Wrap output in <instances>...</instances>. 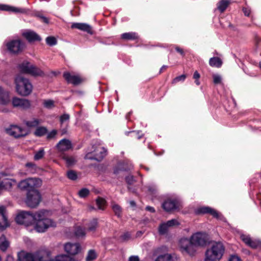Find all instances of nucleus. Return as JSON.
I'll use <instances>...</instances> for the list:
<instances>
[{
    "mask_svg": "<svg viewBox=\"0 0 261 261\" xmlns=\"http://www.w3.org/2000/svg\"><path fill=\"white\" fill-rule=\"evenodd\" d=\"M9 246V243L4 236L0 237V249L3 251L7 250Z\"/></svg>",
    "mask_w": 261,
    "mask_h": 261,
    "instance_id": "2f4dec72",
    "label": "nucleus"
},
{
    "mask_svg": "<svg viewBox=\"0 0 261 261\" xmlns=\"http://www.w3.org/2000/svg\"><path fill=\"white\" fill-rule=\"evenodd\" d=\"M96 253L95 251L94 250H90L88 251L87 257H86V260L87 261H92L93 259H95L96 258Z\"/></svg>",
    "mask_w": 261,
    "mask_h": 261,
    "instance_id": "ea45409f",
    "label": "nucleus"
},
{
    "mask_svg": "<svg viewBox=\"0 0 261 261\" xmlns=\"http://www.w3.org/2000/svg\"><path fill=\"white\" fill-rule=\"evenodd\" d=\"M6 133L15 138H20L27 136L29 134L28 130L16 125H11L6 129Z\"/></svg>",
    "mask_w": 261,
    "mask_h": 261,
    "instance_id": "9d476101",
    "label": "nucleus"
},
{
    "mask_svg": "<svg viewBox=\"0 0 261 261\" xmlns=\"http://www.w3.org/2000/svg\"><path fill=\"white\" fill-rule=\"evenodd\" d=\"M41 185V180L39 178H29L21 181L19 184L20 189L26 190L30 192L32 190H36V187H39Z\"/></svg>",
    "mask_w": 261,
    "mask_h": 261,
    "instance_id": "1a4fd4ad",
    "label": "nucleus"
},
{
    "mask_svg": "<svg viewBox=\"0 0 261 261\" xmlns=\"http://www.w3.org/2000/svg\"><path fill=\"white\" fill-rule=\"evenodd\" d=\"M60 156L65 161L66 165L68 167L74 165L76 162V160L73 156L68 155L65 153H62L60 155Z\"/></svg>",
    "mask_w": 261,
    "mask_h": 261,
    "instance_id": "5701e85b",
    "label": "nucleus"
},
{
    "mask_svg": "<svg viewBox=\"0 0 261 261\" xmlns=\"http://www.w3.org/2000/svg\"><path fill=\"white\" fill-rule=\"evenodd\" d=\"M186 77L187 75L185 74L176 76L173 80L172 83L173 84H175L179 82H184L186 80Z\"/></svg>",
    "mask_w": 261,
    "mask_h": 261,
    "instance_id": "37998d69",
    "label": "nucleus"
},
{
    "mask_svg": "<svg viewBox=\"0 0 261 261\" xmlns=\"http://www.w3.org/2000/svg\"><path fill=\"white\" fill-rule=\"evenodd\" d=\"M169 228V227L167 224L166 222L163 223L159 226V232L160 234H165L168 232Z\"/></svg>",
    "mask_w": 261,
    "mask_h": 261,
    "instance_id": "c9c22d12",
    "label": "nucleus"
},
{
    "mask_svg": "<svg viewBox=\"0 0 261 261\" xmlns=\"http://www.w3.org/2000/svg\"><path fill=\"white\" fill-rule=\"evenodd\" d=\"M57 148L59 151L64 152L71 149L72 144L69 140L64 139L57 144Z\"/></svg>",
    "mask_w": 261,
    "mask_h": 261,
    "instance_id": "6ab92c4d",
    "label": "nucleus"
},
{
    "mask_svg": "<svg viewBox=\"0 0 261 261\" xmlns=\"http://www.w3.org/2000/svg\"><path fill=\"white\" fill-rule=\"evenodd\" d=\"M213 82L215 85L220 84L222 82L221 76L218 74L213 75Z\"/></svg>",
    "mask_w": 261,
    "mask_h": 261,
    "instance_id": "09e8293b",
    "label": "nucleus"
},
{
    "mask_svg": "<svg viewBox=\"0 0 261 261\" xmlns=\"http://www.w3.org/2000/svg\"><path fill=\"white\" fill-rule=\"evenodd\" d=\"M16 90L17 93L23 96L30 95L32 92L33 86L29 80L21 75H17L15 78Z\"/></svg>",
    "mask_w": 261,
    "mask_h": 261,
    "instance_id": "39448f33",
    "label": "nucleus"
},
{
    "mask_svg": "<svg viewBox=\"0 0 261 261\" xmlns=\"http://www.w3.org/2000/svg\"><path fill=\"white\" fill-rule=\"evenodd\" d=\"M74 234L78 238L84 237L86 235L85 229L80 226H76L74 230Z\"/></svg>",
    "mask_w": 261,
    "mask_h": 261,
    "instance_id": "72a5a7b5",
    "label": "nucleus"
},
{
    "mask_svg": "<svg viewBox=\"0 0 261 261\" xmlns=\"http://www.w3.org/2000/svg\"><path fill=\"white\" fill-rule=\"evenodd\" d=\"M24 123L28 127L31 128L38 126L40 124V121L37 119L33 118L31 120L24 121Z\"/></svg>",
    "mask_w": 261,
    "mask_h": 261,
    "instance_id": "7c9ffc66",
    "label": "nucleus"
},
{
    "mask_svg": "<svg viewBox=\"0 0 261 261\" xmlns=\"http://www.w3.org/2000/svg\"><path fill=\"white\" fill-rule=\"evenodd\" d=\"M128 261H140L138 256L133 255L129 257Z\"/></svg>",
    "mask_w": 261,
    "mask_h": 261,
    "instance_id": "bf43d9fd",
    "label": "nucleus"
},
{
    "mask_svg": "<svg viewBox=\"0 0 261 261\" xmlns=\"http://www.w3.org/2000/svg\"><path fill=\"white\" fill-rule=\"evenodd\" d=\"M43 105L44 108L48 109H51L55 107V102L51 99L44 100Z\"/></svg>",
    "mask_w": 261,
    "mask_h": 261,
    "instance_id": "4c0bfd02",
    "label": "nucleus"
},
{
    "mask_svg": "<svg viewBox=\"0 0 261 261\" xmlns=\"http://www.w3.org/2000/svg\"><path fill=\"white\" fill-rule=\"evenodd\" d=\"M174 48H175V50L176 51V52H177L178 54H179L182 57H185V53L182 48H181V47H180L178 46H175L174 47Z\"/></svg>",
    "mask_w": 261,
    "mask_h": 261,
    "instance_id": "3c124183",
    "label": "nucleus"
},
{
    "mask_svg": "<svg viewBox=\"0 0 261 261\" xmlns=\"http://www.w3.org/2000/svg\"><path fill=\"white\" fill-rule=\"evenodd\" d=\"M106 154V149L100 146L97 147L92 152H88L85 158L100 161Z\"/></svg>",
    "mask_w": 261,
    "mask_h": 261,
    "instance_id": "9b49d317",
    "label": "nucleus"
},
{
    "mask_svg": "<svg viewBox=\"0 0 261 261\" xmlns=\"http://www.w3.org/2000/svg\"><path fill=\"white\" fill-rule=\"evenodd\" d=\"M207 241V235L205 233L198 232L193 234L190 240L181 239L179 241V246L183 253L192 255L196 251V247L205 246Z\"/></svg>",
    "mask_w": 261,
    "mask_h": 261,
    "instance_id": "f257e3e1",
    "label": "nucleus"
},
{
    "mask_svg": "<svg viewBox=\"0 0 261 261\" xmlns=\"http://www.w3.org/2000/svg\"><path fill=\"white\" fill-rule=\"evenodd\" d=\"M155 261H174L173 257L169 254L160 255L155 259Z\"/></svg>",
    "mask_w": 261,
    "mask_h": 261,
    "instance_id": "f704fd0d",
    "label": "nucleus"
},
{
    "mask_svg": "<svg viewBox=\"0 0 261 261\" xmlns=\"http://www.w3.org/2000/svg\"><path fill=\"white\" fill-rule=\"evenodd\" d=\"M47 133V129L44 127H39L35 130L34 134L36 136L40 137L45 135Z\"/></svg>",
    "mask_w": 261,
    "mask_h": 261,
    "instance_id": "58836bf2",
    "label": "nucleus"
},
{
    "mask_svg": "<svg viewBox=\"0 0 261 261\" xmlns=\"http://www.w3.org/2000/svg\"><path fill=\"white\" fill-rule=\"evenodd\" d=\"M96 204L99 209L103 210L105 205V200L101 198H98L96 200Z\"/></svg>",
    "mask_w": 261,
    "mask_h": 261,
    "instance_id": "a18cd8bd",
    "label": "nucleus"
},
{
    "mask_svg": "<svg viewBox=\"0 0 261 261\" xmlns=\"http://www.w3.org/2000/svg\"><path fill=\"white\" fill-rule=\"evenodd\" d=\"M71 28L80 30L90 35H93L94 34V31H93L91 26L85 23H73L71 25Z\"/></svg>",
    "mask_w": 261,
    "mask_h": 261,
    "instance_id": "f3484780",
    "label": "nucleus"
},
{
    "mask_svg": "<svg viewBox=\"0 0 261 261\" xmlns=\"http://www.w3.org/2000/svg\"><path fill=\"white\" fill-rule=\"evenodd\" d=\"M139 38L138 35L135 32L124 33L121 34V39L123 40H136Z\"/></svg>",
    "mask_w": 261,
    "mask_h": 261,
    "instance_id": "393cba45",
    "label": "nucleus"
},
{
    "mask_svg": "<svg viewBox=\"0 0 261 261\" xmlns=\"http://www.w3.org/2000/svg\"><path fill=\"white\" fill-rule=\"evenodd\" d=\"M56 134H57V131L56 130H53L51 132H50L49 133H48L47 134V139H52L54 137H55Z\"/></svg>",
    "mask_w": 261,
    "mask_h": 261,
    "instance_id": "6e6d98bb",
    "label": "nucleus"
},
{
    "mask_svg": "<svg viewBox=\"0 0 261 261\" xmlns=\"http://www.w3.org/2000/svg\"><path fill=\"white\" fill-rule=\"evenodd\" d=\"M229 261H241V260L238 256L231 255Z\"/></svg>",
    "mask_w": 261,
    "mask_h": 261,
    "instance_id": "13d9d810",
    "label": "nucleus"
},
{
    "mask_svg": "<svg viewBox=\"0 0 261 261\" xmlns=\"http://www.w3.org/2000/svg\"><path fill=\"white\" fill-rule=\"evenodd\" d=\"M41 201V195L37 190H32L28 192L25 203L31 208H35Z\"/></svg>",
    "mask_w": 261,
    "mask_h": 261,
    "instance_id": "6e6552de",
    "label": "nucleus"
},
{
    "mask_svg": "<svg viewBox=\"0 0 261 261\" xmlns=\"http://www.w3.org/2000/svg\"><path fill=\"white\" fill-rule=\"evenodd\" d=\"M8 226L6 208L4 206H0V229H4Z\"/></svg>",
    "mask_w": 261,
    "mask_h": 261,
    "instance_id": "aec40b11",
    "label": "nucleus"
},
{
    "mask_svg": "<svg viewBox=\"0 0 261 261\" xmlns=\"http://www.w3.org/2000/svg\"><path fill=\"white\" fill-rule=\"evenodd\" d=\"M222 60L217 57H214L210 58L209 60V64L212 67L220 68L222 65Z\"/></svg>",
    "mask_w": 261,
    "mask_h": 261,
    "instance_id": "c85d7f7f",
    "label": "nucleus"
},
{
    "mask_svg": "<svg viewBox=\"0 0 261 261\" xmlns=\"http://www.w3.org/2000/svg\"><path fill=\"white\" fill-rule=\"evenodd\" d=\"M166 223L168 225L169 228L173 226H177L179 224V223L178 221V220L175 219L169 220L167 222H166Z\"/></svg>",
    "mask_w": 261,
    "mask_h": 261,
    "instance_id": "de8ad7c7",
    "label": "nucleus"
},
{
    "mask_svg": "<svg viewBox=\"0 0 261 261\" xmlns=\"http://www.w3.org/2000/svg\"><path fill=\"white\" fill-rule=\"evenodd\" d=\"M6 261H14V258L12 256L8 255L6 257Z\"/></svg>",
    "mask_w": 261,
    "mask_h": 261,
    "instance_id": "0e129e2a",
    "label": "nucleus"
},
{
    "mask_svg": "<svg viewBox=\"0 0 261 261\" xmlns=\"http://www.w3.org/2000/svg\"><path fill=\"white\" fill-rule=\"evenodd\" d=\"M241 240L248 246L255 249L261 246V242L256 239H252L249 235L241 234L240 236Z\"/></svg>",
    "mask_w": 261,
    "mask_h": 261,
    "instance_id": "ddd939ff",
    "label": "nucleus"
},
{
    "mask_svg": "<svg viewBox=\"0 0 261 261\" xmlns=\"http://www.w3.org/2000/svg\"><path fill=\"white\" fill-rule=\"evenodd\" d=\"M65 251L71 255L79 253L81 251V246L79 243H67L64 245Z\"/></svg>",
    "mask_w": 261,
    "mask_h": 261,
    "instance_id": "dca6fc26",
    "label": "nucleus"
},
{
    "mask_svg": "<svg viewBox=\"0 0 261 261\" xmlns=\"http://www.w3.org/2000/svg\"><path fill=\"white\" fill-rule=\"evenodd\" d=\"M12 103L14 107L24 110L28 109L31 107V103L29 100L16 97L13 98Z\"/></svg>",
    "mask_w": 261,
    "mask_h": 261,
    "instance_id": "4468645a",
    "label": "nucleus"
},
{
    "mask_svg": "<svg viewBox=\"0 0 261 261\" xmlns=\"http://www.w3.org/2000/svg\"><path fill=\"white\" fill-rule=\"evenodd\" d=\"M229 2L227 0H221L217 4V9L221 13L224 12L228 7Z\"/></svg>",
    "mask_w": 261,
    "mask_h": 261,
    "instance_id": "c756f323",
    "label": "nucleus"
},
{
    "mask_svg": "<svg viewBox=\"0 0 261 261\" xmlns=\"http://www.w3.org/2000/svg\"><path fill=\"white\" fill-rule=\"evenodd\" d=\"M200 77V74L197 71H195L193 74V79L195 80L199 79Z\"/></svg>",
    "mask_w": 261,
    "mask_h": 261,
    "instance_id": "052dcab7",
    "label": "nucleus"
},
{
    "mask_svg": "<svg viewBox=\"0 0 261 261\" xmlns=\"http://www.w3.org/2000/svg\"><path fill=\"white\" fill-rule=\"evenodd\" d=\"M168 68V66L166 65H163L160 69V73H162L164 71L166 70Z\"/></svg>",
    "mask_w": 261,
    "mask_h": 261,
    "instance_id": "e2e57ef3",
    "label": "nucleus"
},
{
    "mask_svg": "<svg viewBox=\"0 0 261 261\" xmlns=\"http://www.w3.org/2000/svg\"><path fill=\"white\" fill-rule=\"evenodd\" d=\"M195 83L197 85L199 86L200 84V83L199 81V79L195 80Z\"/></svg>",
    "mask_w": 261,
    "mask_h": 261,
    "instance_id": "774afa93",
    "label": "nucleus"
},
{
    "mask_svg": "<svg viewBox=\"0 0 261 261\" xmlns=\"http://www.w3.org/2000/svg\"><path fill=\"white\" fill-rule=\"evenodd\" d=\"M97 220L96 219H93L89 222L87 226V229L89 231H94L97 228Z\"/></svg>",
    "mask_w": 261,
    "mask_h": 261,
    "instance_id": "473e14b6",
    "label": "nucleus"
},
{
    "mask_svg": "<svg viewBox=\"0 0 261 261\" xmlns=\"http://www.w3.org/2000/svg\"><path fill=\"white\" fill-rule=\"evenodd\" d=\"M28 74L34 76H42L44 75V73L42 70L33 65L31 66Z\"/></svg>",
    "mask_w": 261,
    "mask_h": 261,
    "instance_id": "a878e982",
    "label": "nucleus"
},
{
    "mask_svg": "<svg viewBox=\"0 0 261 261\" xmlns=\"http://www.w3.org/2000/svg\"><path fill=\"white\" fill-rule=\"evenodd\" d=\"M22 35L24 37L29 43H32L36 41H40L41 37L36 32L33 31H28L23 32Z\"/></svg>",
    "mask_w": 261,
    "mask_h": 261,
    "instance_id": "a211bd4d",
    "label": "nucleus"
},
{
    "mask_svg": "<svg viewBox=\"0 0 261 261\" xmlns=\"http://www.w3.org/2000/svg\"><path fill=\"white\" fill-rule=\"evenodd\" d=\"M181 206L179 200L177 199H168L162 204V207L166 212L178 210Z\"/></svg>",
    "mask_w": 261,
    "mask_h": 261,
    "instance_id": "f8f14e48",
    "label": "nucleus"
},
{
    "mask_svg": "<svg viewBox=\"0 0 261 261\" xmlns=\"http://www.w3.org/2000/svg\"><path fill=\"white\" fill-rule=\"evenodd\" d=\"M32 65L30 62L23 61L18 65V68L21 73L28 74Z\"/></svg>",
    "mask_w": 261,
    "mask_h": 261,
    "instance_id": "b1692460",
    "label": "nucleus"
},
{
    "mask_svg": "<svg viewBox=\"0 0 261 261\" xmlns=\"http://www.w3.org/2000/svg\"><path fill=\"white\" fill-rule=\"evenodd\" d=\"M198 213L201 214H210L214 217L217 219H219L221 217V214L219 213H218L214 209L208 206L199 208L198 210Z\"/></svg>",
    "mask_w": 261,
    "mask_h": 261,
    "instance_id": "412c9836",
    "label": "nucleus"
},
{
    "mask_svg": "<svg viewBox=\"0 0 261 261\" xmlns=\"http://www.w3.org/2000/svg\"><path fill=\"white\" fill-rule=\"evenodd\" d=\"M67 177L72 180H76L77 179L76 173L73 170H69L66 173Z\"/></svg>",
    "mask_w": 261,
    "mask_h": 261,
    "instance_id": "c03bdc74",
    "label": "nucleus"
},
{
    "mask_svg": "<svg viewBox=\"0 0 261 261\" xmlns=\"http://www.w3.org/2000/svg\"><path fill=\"white\" fill-rule=\"evenodd\" d=\"M37 17H39L40 18V20L46 24H48L49 23L48 19L47 17L43 16L42 15H37Z\"/></svg>",
    "mask_w": 261,
    "mask_h": 261,
    "instance_id": "5fc2aeb1",
    "label": "nucleus"
},
{
    "mask_svg": "<svg viewBox=\"0 0 261 261\" xmlns=\"http://www.w3.org/2000/svg\"><path fill=\"white\" fill-rule=\"evenodd\" d=\"M112 208L116 215L119 217L121 216L122 209L119 205L115 203H113L112 204Z\"/></svg>",
    "mask_w": 261,
    "mask_h": 261,
    "instance_id": "e433bc0d",
    "label": "nucleus"
},
{
    "mask_svg": "<svg viewBox=\"0 0 261 261\" xmlns=\"http://www.w3.org/2000/svg\"><path fill=\"white\" fill-rule=\"evenodd\" d=\"M63 76L68 84H72L74 86L79 85L83 81V80L79 76L72 75L69 72H64Z\"/></svg>",
    "mask_w": 261,
    "mask_h": 261,
    "instance_id": "2eb2a0df",
    "label": "nucleus"
},
{
    "mask_svg": "<svg viewBox=\"0 0 261 261\" xmlns=\"http://www.w3.org/2000/svg\"><path fill=\"white\" fill-rule=\"evenodd\" d=\"M129 204L132 206H135L136 205L135 202L134 201H130Z\"/></svg>",
    "mask_w": 261,
    "mask_h": 261,
    "instance_id": "338daca9",
    "label": "nucleus"
},
{
    "mask_svg": "<svg viewBox=\"0 0 261 261\" xmlns=\"http://www.w3.org/2000/svg\"><path fill=\"white\" fill-rule=\"evenodd\" d=\"M79 260L74 257H71L65 254L57 255L51 261H79Z\"/></svg>",
    "mask_w": 261,
    "mask_h": 261,
    "instance_id": "bb28decb",
    "label": "nucleus"
},
{
    "mask_svg": "<svg viewBox=\"0 0 261 261\" xmlns=\"http://www.w3.org/2000/svg\"><path fill=\"white\" fill-rule=\"evenodd\" d=\"M125 179L127 183L129 185L133 184L135 181L134 177L132 175L126 176Z\"/></svg>",
    "mask_w": 261,
    "mask_h": 261,
    "instance_id": "603ef678",
    "label": "nucleus"
},
{
    "mask_svg": "<svg viewBox=\"0 0 261 261\" xmlns=\"http://www.w3.org/2000/svg\"><path fill=\"white\" fill-rule=\"evenodd\" d=\"M51 254L47 249L40 250L35 254L21 251L18 254V261H51Z\"/></svg>",
    "mask_w": 261,
    "mask_h": 261,
    "instance_id": "7ed1b4c3",
    "label": "nucleus"
},
{
    "mask_svg": "<svg viewBox=\"0 0 261 261\" xmlns=\"http://www.w3.org/2000/svg\"><path fill=\"white\" fill-rule=\"evenodd\" d=\"M35 217V213L33 214L29 212L22 211L18 213L15 220L18 224L28 226L34 223Z\"/></svg>",
    "mask_w": 261,
    "mask_h": 261,
    "instance_id": "0eeeda50",
    "label": "nucleus"
},
{
    "mask_svg": "<svg viewBox=\"0 0 261 261\" xmlns=\"http://www.w3.org/2000/svg\"><path fill=\"white\" fill-rule=\"evenodd\" d=\"M10 101L8 92L0 87V104L6 105Z\"/></svg>",
    "mask_w": 261,
    "mask_h": 261,
    "instance_id": "cd10ccee",
    "label": "nucleus"
},
{
    "mask_svg": "<svg viewBox=\"0 0 261 261\" xmlns=\"http://www.w3.org/2000/svg\"><path fill=\"white\" fill-rule=\"evenodd\" d=\"M49 212L42 210L35 213L34 229L38 232H44L49 227H55L56 222L48 218Z\"/></svg>",
    "mask_w": 261,
    "mask_h": 261,
    "instance_id": "f03ea898",
    "label": "nucleus"
},
{
    "mask_svg": "<svg viewBox=\"0 0 261 261\" xmlns=\"http://www.w3.org/2000/svg\"><path fill=\"white\" fill-rule=\"evenodd\" d=\"M146 210L149 211L150 212H155V210L154 209L153 207H151V206H147L146 207Z\"/></svg>",
    "mask_w": 261,
    "mask_h": 261,
    "instance_id": "69168bd1",
    "label": "nucleus"
},
{
    "mask_svg": "<svg viewBox=\"0 0 261 261\" xmlns=\"http://www.w3.org/2000/svg\"><path fill=\"white\" fill-rule=\"evenodd\" d=\"M0 10L14 13H23L24 10L5 4H0Z\"/></svg>",
    "mask_w": 261,
    "mask_h": 261,
    "instance_id": "4be33fe9",
    "label": "nucleus"
},
{
    "mask_svg": "<svg viewBox=\"0 0 261 261\" xmlns=\"http://www.w3.org/2000/svg\"><path fill=\"white\" fill-rule=\"evenodd\" d=\"M46 42L49 46H54L57 44V40L53 36H49L46 38Z\"/></svg>",
    "mask_w": 261,
    "mask_h": 261,
    "instance_id": "79ce46f5",
    "label": "nucleus"
},
{
    "mask_svg": "<svg viewBox=\"0 0 261 261\" xmlns=\"http://www.w3.org/2000/svg\"><path fill=\"white\" fill-rule=\"evenodd\" d=\"M130 237V234L128 232L125 233L122 236L121 238L123 241H126Z\"/></svg>",
    "mask_w": 261,
    "mask_h": 261,
    "instance_id": "4d7b16f0",
    "label": "nucleus"
},
{
    "mask_svg": "<svg viewBox=\"0 0 261 261\" xmlns=\"http://www.w3.org/2000/svg\"><path fill=\"white\" fill-rule=\"evenodd\" d=\"M128 133H131L133 134V137L136 138L138 139H141L143 137V134L141 133V132H128Z\"/></svg>",
    "mask_w": 261,
    "mask_h": 261,
    "instance_id": "8fccbe9b",
    "label": "nucleus"
},
{
    "mask_svg": "<svg viewBox=\"0 0 261 261\" xmlns=\"http://www.w3.org/2000/svg\"><path fill=\"white\" fill-rule=\"evenodd\" d=\"M224 251L225 247L222 243L215 242L206 250L204 261H219L222 257Z\"/></svg>",
    "mask_w": 261,
    "mask_h": 261,
    "instance_id": "20e7f679",
    "label": "nucleus"
},
{
    "mask_svg": "<svg viewBox=\"0 0 261 261\" xmlns=\"http://www.w3.org/2000/svg\"><path fill=\"white\" fill-rule=\"evenodd\" d=\"M44 155V150L43 148H41L35 153L34 158L35 160H39L42 159Z\"/></svg>",
    "mask_w": 261,
    "mask_h": 261,
    "instance_id": "a19ab883",
    "label": "nucleus"
},
{
    "mask_svg": "<svg viewBox=\"0 0 261 261\" xmlns=\"http://www.w3.org/2000/svg\"><path fill=\"white\" fill-rule=\"evenodd\" d=\"M243 13H244V15L247 16H249L250 13V11L248 10L247 8H243Z\"/></svg>",
    "mask_w": 261,
    "mask_h": 261,
    "instance_id": "680f3d73",
    "label": "nucleus"
},
{
    "mask_svg": "<svg viewBox=\"0 0 261 261\" xmlns=\"http://www.w3.org/2000/svg\"><path fill=\"white\" fill-rule=\"evenodd\" d=\"M69 119V115H61L60 118V122L62 124L67 121Z\"/></svg>",
    "mask_w": 261,
    "mask_h": 261,
    "instance_id": "864d4df0",
    "label": "nucleus"
},
{
    "mask_svg": "<svg viewBox=\"0 0 261 261\" xmlns=\"http://www.w3.org/2000/svg\"><path fill=\"white\" fill-rule=\"evenodd\" d=\"M89 194V190L87 189L84 188L79 192V195L80 197L84 198Z\"/></svg>",
    "mask_w": 261,
    "mask_h": 261,
    "instance_id": "49530a36",
    "label": "nucleus"
},
{
    "mask_svg": "<svg viewBox=\"0 0 261 261\" xmlns=\"http://www.w3.org/2000/svg\"><path fill=\"white\" fill-rule=\"evenodd\" d=\"M8 51L13 55L21 53L26 48L25 43L20 39L12 40L6 44Z\"/></svg>",
    "mask_w": 261,
    "mask_h": 261,
    "instance_id": "423d86ee",
    "label": "nucleus"
}]
</instances>
